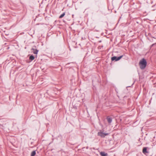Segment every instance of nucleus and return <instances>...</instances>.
<instances>
[{
    "label": "nucleus",
    "instance_id": "423d86ee",
    "mask_svg": "<svg viewBox=\"0 0 156 156\" xmlns=\"http://www.w3.org/2000/svg\"><path fill=\"white\" fill-rule=\"evenodd\" d=\"M100 154L101 156H107L108 155V154L107 153H105L104 152H101L100 153Z\"/></svg>",
    "mask_w": 156,
    "mask_h": 156
},
{
    "label": "nucleus",
    "instance_id": "f03ea898",
    "mask_svg": "<svg viewBox=\"0 0 156 156\" xmlns=\"http://www.w3.org/2000/svg\"><path fill=\"white\" fill-rule=\"evenodd\" d=\"M108 133H105L101 131H100L98 133V135L100 136L101 137L104 138L105 136L108 135Z\"/></svg>",
    "mask_w": 156,
    "mask_h": 156
},
{
    "label": "nucleus",
    "instance_id": "20e7f679",
    "mask_svg": "<svg viewBox=\"0 0 156 156\" xmlns=\"http://www.w3.org/2000/svg\"><path fill=\"white\" fill-rule=\"evenodd\" d=\"M147 147H144L143 149L142 152L143 153L145 154L147 153H148L149 152L147 151Z\"/></svg>",
    "mask_w": 156,
    "mask_h": 156
},
{
    "label": "nucleus",
    "instance_id": "0eeeda50",
    "mask_svg": "<svg viewBox=\"0 0 156 156\" xmlns=\"http://www.w3.org/2000/svg\"><path fill=\"white\" fill-rule=\"evenodd\" d=\"M31 50H33V53L35 54H37V53L38 52V50L35 49H34V48H32L31 49Z\"/></svg>",
    "mask_w": 156,
    "mask_h": 156
},
{
    "label": "nucleus",
    "instance_id": "ddd939ff",
    "mask_svg": "<svg viewBox=\"0 0 156 156\" xmlns=\"http://www.w3.org/2000/svg\"><path fill=\"white\" fill-rule=\"evenodd\" d=\"M99 42H101V41H99Z\"/></svg>",
    "mask_w": 156,
    "mask_h": 156
},
{
    "label": "nucleus",
    "instance_id": "6e6552de",
    "mask_svg": "<svg viewBox=\"0 0 156 156\" xmlns=\"http://www.w3.org/2000/svg\"><path fill=\"white\" fill-rule=\"evenodd\" d=\"M36 154L35 151H32L31 153V156H34Z\"/></svg>",
    "mask_w": 156,
    "mask_h": 156
},
{
    "label": "nucleus",
    "instance_id": "9b49d317",
    "mask_svg": "<svg viewBox=\"0 0 156 156\" xmlns=\"http://www.w3.org/2000/svg\"><path fill=\"white\" fill-rule=\"evenodd\" d=\"M155 44H152L151 45V47H152V46H154Z\"/></svg>",
    "mask_w": 156,
    "mask_h": 156
},
{
    "label": "nucleus",
    "instance_id": "9d476101",
    "mask_svg": "<svg viewBox=\"0 0 156 156\" xmlns=\"http://www.w3.org/2000/svg\"><path fill=\"white\" fill-rule=\"evenodd\" d=\"M65 15V13L64 12L59 17V18H62Z\"/></svg>",
    "mask_w": 156,
    "mask_h": 156
},
{
    "label": "nucleus",
    "instance_id": "f8f14e48",
    "mask_svg": "<svg viewBox=\"0 0 156 156\" xmlns=\"http://www.w3.org/2000/svg\"><path fill=\"white\" fill-rule=\"evenodd\" d=\"M9 47H8L7 48V49H9Z\"/></svg>",
    "mask_w": 156,
    "mask_h": 156
},
{
    "label": "nucleus",
    "instance_id": "1a4fd4ad",
    "mask_svg": "<svg viewBox=\"0 0 156 156\" xmlns=\"http://www.w3.org/2000/svg\"><path fill=\"white\" fill-rule=\"evenodd\" d=\"M29 59L31 61L33 60L34 59V56L33 55H31L29 57Z\"/></svg>",
    "mask_w": 156,
    "mask_h": 156
},
{
    "label": "nucleus",
    "instance_id": "f257e3e1",
    "mask_svg": "<svg viewBox=\"0 0 156 156\" xmlns=\"http://www.w3.org/2000/svg\"><path fill=\"white\" fill-rule=\"evenodd\" d=\"M147 62L144 58L142 59L139 63V65L140 68L141 69H144L146 67L147 65Z\"/></svg>",
    "mask_w": 156,
    "mask_h": 156
},
{
    "label": "nucleus",
    "instance_id": "39448f33",
    "mask_svg": "<svg viewBox=\"0 0 156 156\" xmlns=\"http://www.w3.org/2000/svg\"><path fill=\"white\" fill-rule=\"evenodd\" d=\"M107 119L108 121V122L109 123H111L112 121V118L108 116L107 118Z\"/></svg>",
    "mask_w": 156,
    "mask_h": 156
},
{
    "label": "nucleus",
    "instance_id": "7ed1b4c3",
    "mask_svg": "<svg viewBox=\"0 0 156 156\" xmlns=\"http://www.w3.org/2000/svg\"><path fill=\"white\" fill-rule=\"evenodd\" d=\"M123 56V55H121L118 57L115 56H113L112 57L111 60L112 61H117L119 60Z\"/></svg>",
    "mask_w": 156,
    "mask_h": 156
}]
</instances>
